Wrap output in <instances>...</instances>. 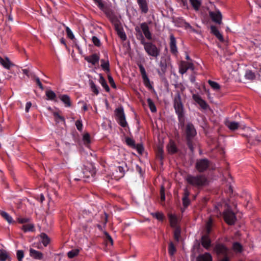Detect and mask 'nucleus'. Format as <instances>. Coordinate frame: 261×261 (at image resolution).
<instances>
[{"label": "nucleus", "mask_w": 261, "mask_h": 261, "mask_svg": "<svg viewBox=\"0 0 261 261\" xmlns=\"http://www.w3.org/2000/svg\"><path fill=\"white\" fill-rule=\"evenodd\" d=\"M186 180L189 184L196 187H203L207 184L206 177L203 175L193 176L189 174L186 177Z\"/></svg>", "instance_id": "obj_1"}, {"label": "nucleus", "mask_w": 261, "mask_h": 261, "mask_svg": "<svg viewBox=\"0 0 261 261\" xmlns=\"http://www.w3.org/2000/svg\"><path fill=\"white\" fill-rule=\"evenodd\" d=\"M174 108L176 114L178 116L179 121H181L184 115V105L181 102V96L179 92H177L174 98Z\"/></svg>", "instance_id": "obj_2"}, {"label": "nucleus", "mask_w": 261, "mask_h": 261, "mask_svg": "<svg viewBox=\"0 0 261 261\" xmlns=\"http://www.w3.org/2000/svg\"><path fill=\"white\" fill-rule=\"evenodd\" d=\"M142 38L141 43L143 45L146 52L148 55L153 57H157L160 54V50L156 46L151 42H146L145 41L143 36L141 35Z\"/></svg>", "instance_id": "obj_3"}, {"label": "nucleus", "mask_w": 261, "mask_h": 261, "mask_svg": "<svg viewBox=\"0 0 261 261\" xmlns=\"http://www.w3.org/2000/svg\"><path fill=\"white\" fill-rule=\"evenodd\" d=\"M95 172V169L92 165L88 164L84 166V168L77 169L76 173L79 177L89 178L90 176H94Z\"/></svg>", "instance_id": "obj_4"}, {"label": "nucleus", "mask_w": 261, "mask_h": 261, "mask_svg": "<svg viewBox=\"0 0 261 261\" xmlns=\"http://www.w3.org/2000/svg\"><path fill=\"white\" fill-rule=\"evenodd\" d=\"M210 165V162L206 159L198 160L196 162L195 167L199 172L205 171Z\"/></svg>", "instance_id": "obj_5"}, {"label": "nucleus", "mask_w": 261, "mask_h": 261, "mask_svg": "<svg viewBox=\"0 0 261 261\" xmlns=\"http://www.w3.org/2000/svg\"><path fill=\"white\" fill-rule=\"evenodd\" d=\"M116 115L119 124L122 127L127 125L125 117L122 108H118L116 110Z\"/></svg>", "instance_id": "obj_6"}, {"label": "nucleus", "mask_w": 261, "mask_h": 261, "mask_svg": "<svg viewBox=\"0 0 261 261\" xmlns=\"http://www.w3.org/2000/svg\"><path fill=\"white\" fill-rule=\"evenodd\" d=\"M224 218L225 222L229 225L233 224L236 221L234 214L230 210H227L224 212Z\"/></svg>", "instance_id": "obj_7"}, {"label": "nucleus", "mask_w": 261, "mask_h": 261, "mask_svg": "<svg viewBox=\"0 0 261 261\" xmlns=\"http://www.w3.org/2000/svg\"><path fill=\"white\" fill-rule=\"evenodd\" d=\"M196 134L194 125L191 123H188L186 126V135L188 140H190Z\"/></svg>", "instance_id": "obj_8"}, {"label": "nucleus", "mask_w": 261, "mask_h": 261, "mask_svg": "<svg viewBox=\"0 0 261 261\" xmlns=\"http://www.w3.org/2000/svg\"><path fill=\"white\" fill-rule=\"evenodd\" d=\"M192 97L193 99L197 103H198V105L200 106V107L202 109L206 110L207 108L208 105H207L206 102L204 100H203L199 95L194 94L193 95Z\"/></svg>", "instance_id": "obj_9"}, {"label": "nucleus", "mask_w": 261, "mask_h": 261, "mask_svg": "<svg viewBox=\"0 0 261 261\" xmlns=\"http://www.w3.org/2000/svg\"><path fill=\"white\" fill-rule=\"evenodd\" d=\"M140 27L145 37L149 40H151V34L149 31L147 24L146 22L142 23L140 24Z\"/></svg>", "instance_id": "obj_10"}, {"label": "nucleus", "mask_w": 261, "mask_h": 261, "mask_svg": "<svg viewBox=\"0 0 261 261\" xmlns=\"http://www.w3.org/2000/svg\"><path fill=\"white\" fill-rule=\"evenodd\" d=\"M189 69L194 70L193 64L191 63L183 62L180 66L179 72L183 74L185 73Z\"/></svg>", "instance_id": "obj_11"}, {"label": "nucleus", "mask_w": 261, "mask_h": 261, "mask_svg": "<svg viewBox=\"0 0 261 261\" xmlns=\"http://www.w3.org/2000/svg\"><path fill=\"white\" fill-rule=\"evenodd\" d=\"M212 19L216 23L221 24L222 22V15L220 11L212 12L210 13Z\"/></svg>", "instance_id": "obj_12"}, {"label": "nucleus", "mask_w": 261, "mask_h": 261, "mask_svg": "<svg viewBox=\"0 0 261 261\" xmlns=\"http://www.w3.org/2000/svg\"><path fill=\"white\" fill-rule=\"evenodd\" d=\"M170 47L171 53L173 54H176L177 52V48L176 46V41L174 35L171 34L170 35Z\"/></svg>", "instance_id": "obj_13"}, {"label": "nucleus", "mask_w": 261, "mask_h": 261, "mask_svg": "<svg viewBox=\"0 0 261 261\" xmlns=\"http://www.w3.org/2000/svg\"><path fill=\"white\" fill-rule=\"evenodd\" d=\"M215 250L217 254L226 255L227 254V248L222 244H217L215 247Z\"/></svg>", "instance_id": "obj_14"}, {"label": "nucleus", "mask_w": 261, "mask_h": 261, "mask_svg": "<svg viewBox=\"0 0 261 261\" xmlns=\"http://www.w3.org/2000/svg\"><path fill=\"white\" fill-rule=\"evenodd\" d=\"M142 13H147L148 11V5L146 0H137Z\"/></svg>", "instance_id": "obj_15"}, {"label": "nucleus", "mask_w": 261, "mask_h": 261, "mask_svg": "<svg viewBox=\"0 0 261 261\" xmlns=\"http://www.w3.org/2000/svg\"><path fill=\"white\" fill-rule=\"evenodd\" d=\"M30 255L36 259H41L43 257V255L41 252L32 248L30 249Z\"/></svg>", "instance_id": "obj_16"}, {"label": "nucleus", "mask_w": 261, "mask_h": 261, "mask_svg": "<svg viewBox=\"0 0 261 261\" xmlns=\"http://www.w3.org/2000/svg\"><path fill=\"white\" fill-rule=\"evenodd\" d=\"M225 125L229 129L233 131L237 129L240 126L239 123L229 120L225 122Z\"/></svg>", "instance_id": "obj_17"}, {"label": "nucleus", "mask_w": 261, "mask_h": 261, "mask_svg": "<svg viewBox=\"0 0 261 261\" xmlns=\"http://www.w3.org/2000/svg\"><path fill=\"white\" fill-rule=\"evenodd\" d=\"M196 261H212V257L209 253H205L199 255L196 258Z\"/></svg>", "instance_id": "obj_18"}, {"label": "nucleus", "mask_w": 261, "mask_h": 261, "mask_svg": "<svg viewBox=\"0 0 261 261\" xmlns=\"http://www.w3.org/2000/svg\"><path fill=\"white\" fill-rule=\"evenodd\" d=\"M85 59L92 65H95L99 60V57L96 54H93L91 56L86 57Z\"/></svg>", "instance_id": "obj_19"}, {"label": "nucleus", "mask_w": 261, "mask_h": 261, "mask_svg": "<svg viewBox=\"0 0 261 261\" xmlns=\"http://www.w3.org/2000/svg\"><path fill=\"white\" fill-rule=\"evenodd\" d=\"M211 240L206 235L203 236L201 238V244L202 246L205 249H208L211 246Z\"/></svg>", "instance_id": "obj_20"}, {"label": "nucleus", "mask_w": 261, "mask_h": 261, "mask_svg": "<svg viewBox=\"0 0 261 261\" xmlns=\"http://www.w3.org/2000/svg\"><path fill=\"white\" fill-rule=\"evenodd\" d=\"M170 225L173 227H175L178 223V219L176 216L172 214H169L168 215Z\"/></svg>", "instance_id": "obj_21"}, {"label": "nucleus", "mask_w": 261, "mask_h": 261, "mask_svg": "<svg viewBox=\"0 0 261 261\" xmlns=\"http://www.w3.org/2000/svg\"><path fill=\"white\" fill-rule=\"evenodd\" d=\"M211 30L212 33L215 35L217 38L220 41H222L223 40V37L222 34L220 33V32L218 30V29L215 26H212L211 27Z\"/></svg>", "instance_id": "obj_22"}, {"label": "nucleus", "mask_w": 261, "mask_h": 261, "mask_svg": "<svg viewBox=\"0 0 261 261\" xmlns=\"http://www.w3.org/2000/svg\"><path fill=\"white\" fill-rule=\"evenodd\" d=\"M60 98L64 103L66 107H69L71 106V103L69 96L67 95H62L60 96Z\"/></svg>", "instance_id": "obj_23"}, {"label": "nucleus", "mask_w": 261, "mask_h": 261, "mask_svg": "<svg viewBox=\"0 0 261 261\" xmlns=\"http://www.w3.org/2000/svg\"><path fill=\"white\" fill-rule=\"evenodd\" d=\"M41 241L44 246H46L50 242L49 237L44 233H41L40 234Z\"/></svg>", "instance_id": "obj_24"}, {"label": "nucleus", "mask_w": 261, "mask_h": 261, "mask_svg": "<svg viewBox=\"0 0 261 261\" xmlns=\"http://www.w3.org/2000/svg\"><path fill=\"white\" fill-rule=\"evenodd\" d=\"M105 13L108 17L112 21H115L116 17L114 12L111 10H107L106 11Z\"/></svg>", "instance_id": "obj_25"}, {"label": "nucleus", "mask_w": 261, "mask_h": 261, "mask_svg": "<svg viewBox=\"0 0 261 261\" xmlns=\"http://www.w3.org/2000/svg\"><path fill=\"white\" fill-rule=\"evenodd\" d=\"M160 67H161V71H158V73L163 76L166 72L167 68V65L165 62L161 61L160 63Z\"/></svg>", "instance_id": "obj_26"}, {"label": "nucleus", "mask_w": 261, "mask_h": 261, "mask_svg": "<svg viewBox=\"0 0 261 261\" xmlns=\"http://www.w3.org/2000/svg\"><path fill=\"white\" fill-rule=\"evenodd\" d=\"M109 62L108 60L105 61L104 60H101V67L106 72H108L110 71L109 68Z\"/></svg>", "instance_id": "obj_27"}, {"label": "nucleus", "mask_w": 261, "mask_h": 261, "mask_svg": "<svg viewBox=\"0 0 261 261\" xmlns=\"http://www.w3.org/2000/svg\"><path fill=\"white\" fill-rule=\"evenodd\" d=\"M0 63L5 68L9 69L11 66V63L8 58L4 59L0 57Z\"/></svg>", "instance_id": "obj_28"}, {"label": "nucleus", "mask_w": 261, "mask_h": 261, "mask_svg": "<svg viewBox=\"0 0 261 261\" xmlns=\"http://www.w3.org/2000/svg\"><path fill=\"white\" fill-rule=\"evenodd\" d=\"M167 149L170 153H174L176 152V147L173 142H170L167 146Z\"/></svg>", "instance_id": "obj_29"}, {"label": "nucleus", "mask_w": 261, "mask_h": 261, "mask_svg": "<svg viewBox=\"0 0 261 261\" xmlns=\"http://www.w3.org/2000/svg\"><path fill=\"white\" fill-rule=\"evenodd\" d=\"M124 171L123 168L121 166H118L116 168V176L118 178H121L123 176L124 173Z\"/></svg>", "instance_id": "obj_30"}, {"label": "nucleus", "mask_w": 261, "mask_h": 261, "mask_svg": "<svg viewBox=\"0 0 261 261\" xmlns=\"http://www.w3.org/2000/svg\"><path fill=\"white\" fill-rule=\"evenodd\" d=\"M34 226L32 224H28L23 225L21 229L24 231V232L27 231H34Z\"/></svg>", "instance_id": "obj_31"}, {"label": "nucleus", "mask_w": 261, "mask_h": 261, "mask_svg": "<svg viewBox=\"0 0 261 261\" xmlns=\"http://www.w3.org/2000/svg\"><path fill=\"white\" fill-rule=\"evenodd\" d=\"M45 94L48 98V99L55 100V98L56 97V94L53 91L51 90H47L46 91Z\"/></svg>", "instance_id": "obj_32"}, {"label": "nucleus", "mask_w": 261, "mask_h": 261, "mask_svg": "<svg viewBox=\"0 0 261 261\" xmlns=\"http://www.w3.org/2000/svg\"><path fill=\"white\" fill-rule=\"evenodd\" d=\"M99 83L101 84L102 86L105 89L106 91L109 92L110 88L107 84V82L102 76L100 75L99 78Z\"/></svg>", "instance_id": "obj_33"}, {"label": "nucleus", "mask_w": 261, "mask_h": 261, "mask_svg": "<svg viewBox=\"0 0 261 261\" xmlns=\"http://www.w3.org/2000/svg\"><path fill=\"white\" fill-rule=\"evenodd\" d=\"M9 257V254L6 251L0 250V261H6Z\"/></svg>", "instance_id": "obj_34"}, {"label": "nucleus", "mask_w": 261, "mask_h": 261, "mask_svg": "<svg viewBox=\"0 0 261 261\" xmlns=\"http://www.w3.org/2000/svg\"><path fill=\"white\" fill-rule=\"evenodd\" d=\"M1 216L5 218L9 223H11L13 222L12 218L6 212H1Z\"/></svg>", "instance_id": "obj_35"}, {"label": "nucleus", "mask_w": 261, "mask_h": 261, "mask_svg": "<svg viewBox=\"0 0 261 261\" xmlns=\"http://www.w3.org/2000/svg\"><path fill=\"white\" fill-rule=\"evenodd\" d=\"M116 30L117 32V34L120 37V38L122 40H125L126 39V36L125 33L123 31V30L119 28L118 27L116 28Z\"/></svg>", "instance_id": "obj_36"}, {"label": "nucleus", "mask_w": 261, "mask_h": 261, "mask_svg": "<svg viewBox=\"0 0 261 261\" xmlns=\"http://www.w3.org/2000/svg\"><path fill=\"white\" fill-rule=\"evenodd\" d=\"M142 79H143L144 84L145 85V86L146 87H147L149 89L152 88V86H151V85L150 84V80H149V78L148 77L147 75L143 76Z\"/></svg>", "instance_id": "obj_37"}, {"label": "nucleus", "mask_w": 261, "mask_h": 261, "mask_svg": "<svg viewBox=\"0 0 261 261\" xmlns=\"http://www.w3.org/2000/svg\"><path fill=\"white\" fill-rule=\"evenodd\" d=\"M79 253V250L77 249H73L69 252H68L67 255L68 257L70 258H73L74 257L77 256Z\"/></svg>", "instance_id": "obj_38"}, {"label": "nucleus", "mask_w": 261, "mask_h": 261, "mask_svg": "<svg viewBox=\"0 0 261 261\" xmlns=\"http://www.w3.org/2000/svg\"><path fill=\"white\" fill-rule=\"evenodd\" d=\"M147 103L149 107V108L150 109V111L152 112H155L156 111V107L155 106V105L154 104L153 102L150 98L147 99Z\"/></svg>", "instance_id": "obj_39"}, {"label": "nucleus", "mask_w": 261, "mask_h": 261, "mask_svg": "<svg viewBox=\"0 0 261 261\" xmlns=\"http://www.w3.org/2000/svg\"><path fill=\"white\" fill-rule=\"evenodd\" d=\"M176 250L172 242H170L169 245L168 251L170 255L172 256L175 253Z\"/></svg>", "instance_id": "obj_40"}, {"label": "nucleus", "mask_w": 261, "mask_h": 261, "mask_svg": "<svg viewBox=\"0 0 261 261\" xmlns=\"http://www.w3.org/2000/svg\"><path fill=\"white\" fill-rule=\"evenodd\" d=\"M190 1L193 8L196 10H198L200 6V1L198 0H190Z\"/></svg>", "instance_id": "obj_41"}, {"label": "nucleus", "mask_w": 261, "mask_h": 261, "mask_svg": "<svg viewBox=\"0 0 261 261\" xmlns=\"http://www.w3.org/2000/svg\"><path fill=\"white\" fill-rule=\"evenodd\" d=\"M233 249L236 252H241L242 250V246L238 242L234 243L233 244Z\"/></svg>", "instance_id": "obj_42"}, {"label": "nucleus", "mask_w": 261, "mask_h": 261, "mask_svg": "<svg viewBox=\"0 0 261 261\" xmlns=\"http://www.w3.org/2000/svg\"><path fill=\"white\" fill-rule=\"evenodd\" d=\"M210 85L211 86L212 88H213L214 90H219L220 88V85L217 83V82L212 81L211 80H209L208 82Z\"/></svg>", "instance_id": "obj_43"}, {"label": "nucleus", "mask_w": 261, "mask_h": 261, "mask_svg": "<svg viewBox=\"0 0 261 261\" xmlns=\"http://www.w3.org/2000/svg\"><path fill=\"white\" fill-rule=\"evenodd\" d=\"M152 216L159 221H163L164 216L162 213L157 212L152 214Z\"/></svg>", "instance_id": "obj_44"}, {"label": "nucleus", "mask_w": 261, "mask_h": 261, "mask_svg": "<svg viewBox=\"0 0 261 261\" xmlns=\"http://www.w3.org/2000/svg\"><path fill=\"white\" fill-rule=\"evenodd\" d=\"M90 86L91 88V90L95 94L97 95L99 93L98 90L95 85V84L93 83V81L90 82Z\"/></svg>", "instance_id": "obj_45"}, {"label": "nucleus", "mask_w": 261, "mask_h": 261, "mask_svg": "<svg viewBox=\"0 0 261 261\" xmlns=\"http://www.w3.org/2000/svg\"><path fill=\"white\" fill-rule=\"evenodd\" d=\"M255 74L253 72L250 70H248L246 72L245 77L248 80H253L255 78Z\"/></svg>", "instance_id": "obj_46"}, {"label": "nucleus", "mask_w": 261, "mask_h": 261, "mask_svg": "<svg viewBox=\"0 0 261 261\" xmlns=\"http://www.w3.org/2000/svg\"><path fill=\"white\" fill-rule=\"evenodd\" d=\"M126 142L127 143V144L130 146L132 148H135L136 147V144H135V141L131 139V138H127L126 139Z\"/></svg>", "instance_id": "obj_47"}, {"label": "nucleus", "mask_w": 261, "mask_h": 261, "mask_svg": "<svg viewBox=\"0 0 261 261\" xmlns=\"http://www.w3.org/2000/svg\"><path fill=\"white\" fill-rule=\"evenodd\" d=\"M66 33H67L68 37L71 39H73L74 38V36L72 32L69 29V27H66Z\"/></svg>", "instance_id": "obj_48"}, {"label": "nucleus", "mask_w": 261, "mask_h": 261, "mask_svg": "<svg viewBox=\"0 0 261 261\" xmlns=\"http://www.w3.org/2000/svg\"><path fill=\"white\" fill-rule=\"evenodd\" d=\"M180 235V230L178 228H176L175 229V230H174V239L177 241H179Z\"/></svg>", "instance_id": "obj_49"}, {"label": "nucleus", "mask_w": 261, "mask_h": 261, "mask_svg": "<svg viewBox=\"0 0 261 261\" xmlns=\"http://www.w3.org/2000/svg\"><path fill=\"white\" fill-rule=\"evenodd\" d=\"M92 40L94 44L97 46H100L101 43L100 40L96 36H93Z\"/></svg>", "instance_id": "obj_50"}, {"label": "nucleus", "mask_w": 261, "mask_h": 261, "mask_svg": "<svg viewBox=\"0 0 261 261\" xmlns=\"http://www.w3.org/2000/svg\"><path fill=\"white\" fill-rule=\"evenodd\" d=\"M24 256L23 251L22 250H18L17 251V258L18 261H22Z\"/></svg>", "instance_id": "obj_51"}, {"label": "nucleus", "mask_w": 261, "mask_h": 261, "mask_svg": "<svg viewBox=\"0 0 261 261\" xmlns=\"http://www.w3.org/2000/svg\"><path fill=\"white\" fill-rule=\"evenodd\" d=\"M134 148L136 149L138 152L140 154H142L144 151V148H143V145L141 144H138L137 145H136V147Z\"/></svg>", "instance_id": "obj_52"}, {"label": "nucleus", "mask_w": 261, "mask_h": 261, "mask_svg": "<svg viewBox=\"0 0 261 261\" xmlns=\"http://www.w3.org/2000/svg\"><path fill=\"white\" fill-rule=\"evenodd\" d=\"M212 225V221L211 219H210L209 221L207 222L206 225V230L207 233H209L211 231V227Z\"/></svg>", "instance_id": "obj_53"}, {"label": "nucleus", "mask_w": 261, "mask_h": 261, "mask_svg": "<svg viewBox=\"0 0 261 261\" xmlns=\"http://www.w3.org/2000/svg\"><path fill=\"white\" fill-rule=\"evenodd\" d=\"M54 115L55 116L56 120L57 122H59V120L61 121H63V122L65 121L64 118L63 117L61 116L58 113H55L54 114Z\"/></svg>", "instance_id": "obj_54"}, {"label": "nucleus", "mask_w": 261, "mask_h": 261, "mask_svg": "<svg viewBox=\"0 0 261 261\" xmlns=\"http://www.w3.org/2000/svg\"><path fill=\"white\" fill-rule=\"evenodd\" d=\"M83 141L85 144H88L90 143V136L88 134H85L83 136Z\"/></svg>", "instance_id": "obj_55"}, {"label": "nucleus", "mask_w": 261, "mask_h": 261, "mask_svg": "<svg viewBox=\"0 0 261 261\" xmlns=\"http://www.w3.org/2000/svg\"><path fill=\"white\" fill-rule=\"evenodd\" d=\"M160 194H161V200L162 201H164L165 199V189L163 186H162L161 188Z\"/></svg>", "instance_id": "obj_56"}, {"label": "nucleus", "mask_w": 261, "mask_h": 261, "mask_svg": "<svg viewBox=\"0 0 261 261\" xmlns=\"http://www.w3.org/2000/svg\"><path fill=\"white\" fill-rule=\"evenodd\" d=\"M108 81H109V82L110 83L111 86L113 88H116V85L115 84V82H114V81L113 77L110 75H108Z\"/></svg>", "instance_id": "obj_57"}, {"label": "nucleus", "mask_w": 261, "mask_h": 261, "mask_svg": "<svg viewBox=\"0 0 261 261\" xmlns=\"http://www.w3.org/2000/svg\"><path fill=\"white\" fill-rule=\"evenodd\" d=\"M75 125L77 129L81 131L82 129L83 124L81 120H78L75 122Z\"/></svg>", "instance_id": "obj_58"}, {"label": "nucleus", "mask_w": 261, "mask_h": 261, "mask_svg": "<svg viewBox=\"0 0 261 261\" xmlns=\"http://www.w3.org/2000/svg\"><path fill=\"white\" fill-rule=\"evenodd\" d=\"M190 203V201L188 198H182V203L184 206L186 207Z\"/></svg>", "instance_id": "obj_59"}, {"label": "nucleus", "mask_w": 261, "mask_h": 261, "mask_svg": "<svg viewBox=\"0 0 261 261\" xmlns=\"http://www.w3.org/2000/svg\"><path fill=\"white\" fill-rule=\"evenodd\" d=\"M139 67L140 71V72L142 75V77L147 75V74L145 71V69L144 67L143 66V65H140L139 66Z\"/></svg>", "instance_id": "obj_60"}, {"label": "nucleus", "mask_w": 261, "mask_h": 261, "mask_svg": "<svg viewBox=\"0 0 261 261\" xmlns=\"http://www.w3.org/2000/svg\"><path fill=\"white\" fill-rule=\"evenodd\" d=\"M29 220H30V219L28 218H18L17 219L18 222L19 223H21V224L27 223V222H29Z\"/></svg>", "instance_id": "obj_61"}, {"label": "nucleus", "mask_w": 261, "mask_h": 261, "mask_svg": "<svg viewBox=\"0 0 261 261\" xmlns=\"http://www.w3.org/2000/svg\"><path fill=\"white\" fill-rule=\"evenodd\" d=\"M163 150L162 147H158V156L161 160L163 159Z\"/></svg>", "instance_id": "obj_62"}, {"label": "nucleus", "mask_w": 261, "mask_h": 261, "mask_svg": "<svg viewBox=\"0 0 261 261\" xmlns=\"http://www.w3.org/2000/svg\"><path fill=\"white\" fill-rule=\"evenodd\" d=\"M35 80L37 83V84L38 85V86L39 87V88L41 89V90H43V86L42 85V84H41L40 81V79H39V77H36L35 78Z\"/></svg>", "instance_id": "obj_63"}, {"label": "nucleus", "mask_w": 261, "mask_h": 261, "mask_svg": "<svg viewBox=\"0 0 261 261\" xmlns=\"http://www.w3.org/2000/svg\"><path fill=\"white\" fill-rule=\"evenodd\" d=\"M32 106V103L31 102H28L25 105V112H28L29 110Z\"/></svg>", "instance_id": "obj_64"}]
</instances>
